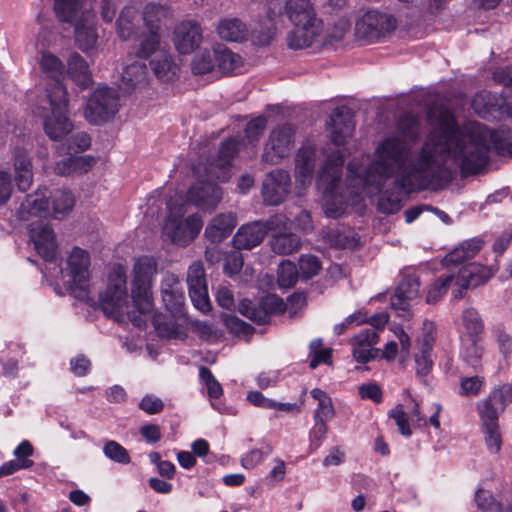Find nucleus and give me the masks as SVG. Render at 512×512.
Returning a JSON list of instances; mask_svg holds the SVG:
<instances>
[{
    "mask_svg": "<svg viewBox=\"0 0 512 512\" xmlns=\"http://www.w3.org/2000/svg\"><path fill=\"white\" fill-rule=\"evenodd\" d=\"M463 324L470 335H477L483 329L482 320L478 314V312L469 308L463 312Z\"/></svg>",
    "mask_w": 512,
    "mask_h": 512,
    "instance_id": "bf43d9fd",
    "label": "nucleus"
},
{
    "mask_svg": "<svg viewBox=\"0 0 512 512\" xmlns=\"http://www.w3.org/2000/svg\"><path fill=\"white\" fill-rule=\"evenodd\" d=\"M90 257L86 250L74 247L68 257V266L72 278V290L75 296L85 300L88 296Z\"/></svg>",
    "mask_w": 512,
    "mask_h": 512,
    "instance_id": "f3484780",
    "label": "nucleus"
},
{
    "mask_svg": "<svg viewBox=\"0 0 512 512\" xmlns=\"http://www.w3.org/2000/svg\"><path fill=\"white\" fill-rule=\"evenodd\" d=\"M454 274L455 288L452 290V296L454 299H461L467 289L485 284L495 274V271L493 268L479 263H470Z\"/></svg>",
    "mask_w": 512,
    "mask_h": 512,
    "instance_id": "dca6fc26",
    "label": "nucleus"
},
{
    "mask_svg": "<svg viewBox=\"0 0 512 512\" xmlns=\"http://www.w3.org/2000/svg\"><path fill=\"white\" fill-rule=\"evenodd\" d=\"M474 499L481 512H512V500L506 496H502L501 501H497L490 492L479 488L475 492Z\"/></svg>",
    "mask_w": 512,
    "mask_h": 512,
    "instance_id": "ea45409f",
    "label": "nucleus"
},
{
    "mask_svg": "<svg viewBox=\"0 0 512 512\" xmlns=\"http://www.w3.org/2000/svg\"><path fill=\"white\" fill-rule=\"evenodd\" d=\"M295 143V131L289 124L275 127L265 143L262 159L271 164L279 163L287 157Z\"/></svg>",
    "mask_w": 512,
    "mask_h": 512,
    "instance_id": "4468645a",
    "label": "nucleus"
},
{
    "mask_svg": "<svg viewBox=\"0 0 512 512\" xmlns=\"http://www.w3.org/2000/svg\"><path fill=\"white\" fill-rule=\"evenodd\" d=\"M397 27L396 18L390 14L371 10L355 25V35L366 43H374L390 36Z\"/></svg>",
    "mask_w": 512,
    "mask_h": 512,
    "instance_id": "1a4fd4ad",
    "label": "nucleus"
},
{
    "mask_svg": "<svg viewBox=\"0 0 512 512\" xmlns=\"http://www.w3.org/2000/svg\"><path fill=\"white\" fill-rule=\"evenodd\" d=\"M420 282L415 275H405L391 298V308L398 316H405L414 300L419 297Z\"/></svg>",
    "mask_w": 512,
    "mask_h": 512,
    "instance_id": "412c9836",
    "label": "nucleus"
},
{
    "mask_svg": "<svg viewBox=\"0 0 512 512\" xmlns=\"http://www.w3.org/2000/svg\"><path fill=\"white\" fill-rule=\"evenodd\" d=\"M170 14L169 9L166 6L149 3L145 6L143 11V21L148 30L158 31L160 24Z\"/></svg>",
    "mask_w": 512,
    "mask_h": 512,
    "instance_id": "a18cd8bd",
    "label": "nucleus"
},
{
    "mask_svg": "<svg viewBox=\"0 0 512 512\" xmlns=\"http://www.w3.org/2000/svg\"><path fill=\"white\" fill-rule=\"evenodd\" d=\"M456 160L463 175L478 173L488 163V152L493 147L498 155L512 156V131L501 128L493 131L485 125L473 122L459 128Z\"/></svg>",
    "mask_w": 512,
    "mask_h": 512,
    "instance_id": "f03ea898",
    "label": "nucleus"
},
{
    "mask_svg": "<svg viewBox=\"0 0 512 512\" xmlns=\"http://www.w3.org/2000/svg\"><path fill=\"white\" fill-rule=\"evenodd\" d=\"M92 156H69L56 163L54 171L58 175L82 174L88 172L94 165Z\"/></svg>",
    "mask_w": 512,
    "mask_h": 512,
    "instance_id": "58836bf2",
    "label": "nucleus"
},
{
    "mask_svg": "<svg viewBox=\"0 0 512 512\" xmlns=\"http://www.w3.org/2000/svg\"><path fill=\"white\" fill-rule=\"evenodd\" d=\"M139 408L150 415L158 414L163 410L164 403L159 397L145 395L139 403Z\"/></svg>",
    "mask_w": 512,
    "mask_h": 512,
    "instance_id": "0e129e2a",
    "label": "nucleus"
},
{
    "mask_svg": "<svg viewBox=\"0 0 512 512\" xmlns=\"http://www.w3.org/2000/svg\"><path fill=\"white\" fill-rule=\"evenodd\" d=\"M51 113L43 116L45 134L53 141H61L73 130V123L67 117L68 93L64 85L57 84L48 90Z\"/></svg>",
    "mask_w": 512,
    "mask_h": 512,
    "instance_id": "423d86ee",
    "label": "nucleus"
},
{
    "mask_svg": "<svg viewBox=\"0 0 512 512\" xmlns=\"http://www.w3.org/2000/svg\"><path fill=\"white\" fill-rule=\"evenodd\" d=\"M283 13L286 14L293 25L322 22L317 18L310 0H268L267 18L270 24L265 25L260 31L256 28L251 30V38L254 44L259 46L270 44L274 34V24L280 20Z\"/></svg>",
    "mask_w": 512,
    "mask_h": 512,
    "instance_id": "20e7f679",
    "label": "nucleus"
},
{
    "mask_svg": "<svg viewBox=\"0 0 512 512\" xmlns=\"http://www.w3.org/2000/svg\"><path fill=\"white\" fill-rule=\"evenodd\" d=\"M222 199V190L212 181H199L188 191V200L202 210H212Z\"/></svg>",
    "mask_w": 512,
    "mask_h": 512,
    "instance_id": "5701e85b",
    "label": "nucleus"
},
{
    "mask_svg": "<svg viewBox=\"0 0 512 512\" xmlns=\"http://www.w3.org/2000/svg\"><path fill=\"white\" fill-rule=\"evenodd\" d=\"M91 145V138L85 132H79L72 135L68 140L69 152H82L87 150Z\"/></svg>",
    "mask_w": 512,
    "mask_h": 512,
    "instance_id": "680f3d73",
    "label": "nucleus"
},
{
    "mask_svg": "<svg viewBox=\"0 0 512 512\" xmlns=\"http://www.w3.org/2000/svg\"><path fill=\"white\" fill-rule=\"evenodd\" d=\"M103 312L114 319L121 318L127 306L126 272L116 266L109 274L108 286L99 297Z\"/></svg>",
    "mask_w": 512,
    "mask_h": 512,
    "instance_id": "6e6552de",
    "label": "nucleus"
},
{
    "mask_svg": "<svg viewBox=\"0 0 512 512\" xmlns=\"http://www.w3.org/2000/svg\"><path fill=\"white\" fill-rule=\"evenodd\" d=\"M511 402V384H504L494 388L487 398L480 400L476 405L482 426L498 425L499 415L504 412Z\"/></svg>",
    "mask_w": 512,
    "mask_h": 512,
    "instance_id": "ddd939ff",
    "label": "nucleus"
},
{
    "mask_svg": "<svg viewBox=\"0 0 512 512\" xmlns=\"http://www.w3.org/2000/svg\"><path fill=\"white\" fill-rule=\"evenodd\" d=\"M119 109V98L111 88L98 87L89 97L84 116L91 124H101L110 120Z\"/></svg>",
    "mask_w": 512,
    "mask_h": 512,
    "instance_id": "9d476101",
    "label": "nucleus"
},
{
    "mask_svg": "<svg viewBox=\"0 0 512 512\" xmlns=\"http://www.w3.org/2000/svg\"><path fill=\"white\" fill-rule=\"evenodd\" d=\"M187 284L193 305L202 312L210 311L211 303L208 295L205 270L200 261H196L189 266Z\"/></svg>",
    "mask_w": 512,
    "mask_h": 512,
    "instance_id": "6ab92c4d",
    "label": "nucleus"
},
{
    "mask_svg": "<svg viewBox=\"0 0 512 512\" xmlns=\"http://www.w3.org/2000/svg\"><path fill=\"white\" fill-rule=\"evenodd\" d=\"M161 51L166 50L161 48L160 34L156 30H149L138 37L137 43L132 47L130 53L139 59H147Z\"/></svg>",
    "mask_w": 512,
    "mask_h": 512,
    "instance_id": "e433bc0d",
    "label": "nucleus"
},
{
    "mask_svg": "<svg viewBox=\"0 0 512 512\" xmlns=\"http://www.w3.org/2000/svg\"><path fill=\"white\" fill-rule=\"evenodd\" d=\"M216 65V48L202 49L195 53L191 60V71L194 75L210 73Z\"/></svg>",
    "mask_w": 512,
    "mask_h": 512,
    "instance_id": "37998d69",
    "label": "nucleus"
},
{
    "mask_svg": "<svg viewBox=\"0 0 512 512\" xmlns=\"http://www.w3.org/2000/svg\"><path fill=\"white\" fill-rule=\"evenodd\" d=\"M378 342L379 335L374 329H366L355 335L350 340L354 359L359 363H367L378 358L380 350L374 348Z\"/></svg>",
    "mask_w": 512,
    "mask_h": 512,
    "instance_id": "b1692460",
    "label": "nucleus"
},
{
    "mask_svg": "<svg viewBox=\"0 0 512 512\" xmlns=\"http://www.w3.org/2000/svg\"><path fill=\"white\" fill-rule=\"evenodd\" d=\"M162 300L168 311L176 313L184 304V292L178 276L172 272H166L160 283Z\"/></svg>",
    "mask_w": 512,
    "mask_h": 512,
    "instance_id": "bb28decb",
    "label": "nucleus"
},
{
    "mask_svg": "<svg viewBox=\"0 0 512 512\" xmlns=\"http://www.w3.org/2000/svg\"><path fill=\"white\" fill-rule=\"evenodd\" d=\"M453 286L455 288V274L450 273L446 276L439 277L434 281V283L430 286L426 301L427 303H436L439 301L443 295L448 291V288Z\"/></svg>",
    "mask_w": 512,
    "mask_h": 512,
    "instance_id": "8fccbe9b",
    "label": "nucleus"
},
{
    "mask_svg": "<svg viewBox=\"0 0 512 512\" xmlns=\"http://www.w3.org/2000/svg\"><path fill=\"white\" fill-rule=\"evenodd\" d=\"M157 269V261L151 256H141L134 263L131 297L141 314L150 313L153 310V280Z\"/></svg>",
    "mask_w": 512,
    "mask_h": 512,
    "instance_id": "39448f33",
    "label": "nucleus"
},
{
    "mask_svg": "<svg viewBox=\"0 0 512 512\" xmlns=\"http://www.w3.org/2000/svg\"><path fill=\"white\" fill-rule=\"evenodd\" d=\"M51 200V212L55 218L70 213L75 205L76 199L73 193L69 190L58 189L50 195Z\"/></svg>",
    "mask_w": 512,
    "mask_h": 512,
    "instance_id": "a19ab883",
    "label": "nucleus"
},
{
    "mask_svg": "<svg viewBox=\"0 0 512 512\" xmlns=\"http://www.w3.org/2000/svg\"><path fill=\"white\" fill-rule=\"evenodd\" d=\"M237 225L233 212L220 213L213 217L205 228V237L213 243H219L230 236Z\"/></svg>",
    "mask_w": 512,
    "mask_h": 512,
    "instance_id": "2f4dec72",
    "label": "nucleus"
},
{
    "mask_svg": "<svg viewBox=\"0 0 512 512\" xmlns=\"http://www.w3.org/2000/svg\"><path fill=\"white\" fill-rule=\"evenodd\" d=\"M434 324L430 321H424L422 328V337L418 342L419 351L432 352L434 345Z\"/></svg>",
    "mask_w": 512,
    "mask_h": 512,
    "instance_id": "e2e57ef3",
    "label": "nucleus"
},
{
    "mask_svg": "<svg viewBox=\"0 0 512 512\" xmlns=\"http://www.w3.org/2000/svg\"><path fill=\"white\" fill-rule=\"evenodd\" d=\"M67 75L81 89H87L92 84L89 65L77 52H72L67 59Z\"/></svg>",
    "mask_w": 512,
    "mask_h": 512,
    "instance_id": "72a5a7b5",
    "label": "nucleus"
},
{
    "mask_svg": "<svg viewBox=\"0 0 512 512\" xmlns=\"http://www.w3.org/2000/svg\"><path fill=\"white\" fill-rule=\"evenodd\" d=\"M311 396L318 402L314 412V419L328 421L335 415V409L331 397L322 389L314 388Z\"/></svg>",
    "mask_w": 512,
    "mask_h": 512,
    "instance_id": "c03bdc74",
    "label": "nucleus"
},
{
    "mask_svg": "<svg viewBox=\"0 0 512 512\" xmlns=\"http://www.w3.org/2000/svg\"><path fill=\"white\" fill-rule=\"evenodd\" d=\"M431 132L417 153L411 144L420 136V123L411 114L401 116L396 133L382 139L374 152L373 161L361 169L355 161L348 164L349 177H354L363 187L380 190L386 181L396 177V184L406 191L441 189L452 179L446 165L455 163L459 126L454 116L445 109H431L427 113Z\"/></svg>",
    "mask_w": 512,
    "mask_h": 512,
    "instance_id": "f257e3e1",
    "label": "nucleus"
},
{
    "mask_svg": "<svg viewBox=\"0 0 512 512\" xmlns=\"http://www.w3.org/2000/svg\"><path fill=\"white\" fill-rule=\"evenodd\" d=\"M299 271L297 266L289 261L283 260L278 268V284L281 288H291L298 280Z\"/></svg>",
    "mask_w": 512,
    "mask_h": 512,
    "instance_id": "3c124183",
    "label": "nucleus"
},
{
    "mask_svg": "<svg viewBox=\"0 0 512 512\" xmlns=\"http://www.w3.org/2000/svg\"><path fill=\"white\" fill-rule=\"evenodd\" d=\"M40 67L48 77L56 80V83L52 88H54L58 83L63 85L59 79L64 74V65L56 55L49 51L43 52L40 59Z\"/></svg>",
    "mask_w": 512,
    "mask_h": 512,
    "instance_id": "49530a36",
    "label": "nucleus"
},
{
    "mask_svg": "<svg viewBox=\"0 0 512 512\" xmlns=\"http://www.w3.org/2000/svg\"><path fill=\"white\" fill-rule=\"evenodd\" d=\"M266 125L267 121L263 116H259L248 122L245 129V135L249 143L254 145L259 141L263 131L266 128Z\"/></svg>",
    "mask_w": 512,
    "mask_h": 512,
    "instance_id": "4d7b16f0",
    "label": "nucleus"
},
{
    "mask_svg": "<svg viewBox=\"0 0 512 512\" xmlns=\"http://www.w3.org/2000/svg\"><path fill=\"white\" fill-rule=\"evenodd\" d=\"M30 237L35 249L45 261H53L57 254L55 234L49 225L30 224Z\"/></svg>",
    "mask_w": 512,
    "mask_h": 512,
    "instance_id": "cd10ccee",
    "label": "nucleus"
},
{
    "mask_svg": "<svg viewBox=\"0 0 512 512\" xmlns=\"http://www.w3.org/2000/svg\"><path fill=\"white\" fill-rule=\"evenodd\" d=\"M483 384L484 378L478 375L462 377L460 379V394L463 396H476L481 391Z\"/></svg>",
    "mask_w": 512,
    "mask_h": 512,
    "instance_id": "13d9d810",
    "label": "nucleus"
},
{
    "mask_svg": "<svg viewBox=\"0 0 512 512\" xmlns=\"http://www.w3.org/2000/svg\"><path fill=\"white\" fill-rule=\"evenodd\" d=\"M268 229L271 233L269 245L278 255H288L299 250L300 238L290 230V219L284 214H276L268 219Z\"/></svg>",
    "mask_w": 512,
    "mask_h": 512,
    "instance_id": "f8f14e48",
    "label": "nucleus"
},
{
    "mask_svg": "<svg viewBox=\"0 0 512 512\" xmlns=\"http://www.w3.org/2000/svg\"><path fill=\"white\" fill-rule=\"evenodd\" d=\"M147 79V67L144 62L134 61L127 65L121 75L120 88L130 92L138 86L144 85Z\"/></svg>",
    "mask_w": 512,
    "mask_h": 512,
    "instance_id": "4c0bfd02",
    "label": "nucleus"
},
{
    "mask_svg": "<svg viewBox=\"0 0 512 512\" xmlns=\"http://www.w3.org/2000/svg\"><path fill=\"white\" fill-rule=\"evenodd\" d=\"M268 232V220L244 224L235 233L233 244L238 250H251L263 241Z\"/></svg>",
    "mask_w": 512,
    "mask_h": 512,
    "instance_id": "393cba45",
    "label": "nucleus"
},
{
    "mask_svg": "<svg viewBox=\"0 0 512 512\" xmlns=\"http://www.w3.org/2000/svg\"><path fill=\"white\" fill-rule=\"evenodd\" d=\"M285 310V302L275 294H269L257 303L244 299L238 305V311L257 324H266L273 315L281 314Z\"/></svg>",
    "mask_w": 512,
    "mask_h": 512,
    "instance_id": "2eb2a0df",
    "label": "nucleus"
},
{
    "mask_svg": "<svg viewBox=\"0 0 512 512\" xmlns=\"http://www.w3.org/2000/svg\"><path fill=\"white\" fill-rule=\"evenodd\" d=\"M216 301L220 307L231 310L235 307L234 295L230 287L222 285L217 289Z\"/></svg>",
    "mask_w": 512,
    "mask_h": 512,
    "instance_id": "774afa93",
    "label": "nucleus"
},
{
    "mask_svg": "<svg viewBox=\"0 0 512 512\" xmlns=\"http://www.w3.org/2000/svg\"><path fill=\"white\" fill-rule=\"evenodd\" d=\"M343 165L344 156L340 151H332L327 155L318 175V185L325 194L334 192L342 177Z\"/></svg>",
    "mask_w": 512,
    "mask_h": 512,
    "instance_id": "4be33fe9",
    "label": "nucleus"
},
{
    "mask_svg": "<svg viewBox=\"0 0 512 512\" xmlns=\"http://www.w3.org/2000/svg\"><path fill=\"white\" fill-rule=\"evenodd\" d=\"M15 181L18 189L27 191L33 181V166L29 152L22 147L14 150Z\"/></svg>",
    "mask_w": 512,
    "mask_h": 512,
    "instance_id": "473e14b6",
    "label": "nucleus"
},
{
    "mask_svg": "<svg viewBox=\"0 0 512 512\" xmlns=\"http://www.w3.org/2000/svg\"><path fill=\"white\" fill-rule=\"evenodd\" d=\"M136 17V10L134 7H125L117 21H116V31L118 36L122 40H129L135 33V24L133 20Z\"/></svg>",
    "mask_w": 512,
    "mask_h": 512,
    "instance_id": "09e8293b",
    "label": "nucleus"
},
{
    "mask_svg": "<svg viewBox=\"0 0 512 512\" xmlns=\"http://www.w3.org/2000/svg\"><path fill=\"white\" fill-rule=\"evenodd\" d=\"M216 62L223 73H234L242 65V58L228 48L218 46L216 48Z\"/></svg>",
    "mask_w": 512,
    "mask_h": 512,
    "instance_id": "de8ad7c7",
    "label": "nucleus"
},
{
    "mask_svg": "<svg viewBox=\"0 0 512 512\" xmlns=\"http://www.w3.org/2000/svg\"><path fill=\"white\" fill-rule=\"evenodd\" d=\"M150 67L155 76L163 82L172 81L179 71L173 56L166 50L157 53L150 61Z\"/></svg>",
    "mask_w": 512,
    "mask_h": 512,
    "instance_id": "c9c22d12",
    "label": "nucleus"
},
{
    "mask_svg": "<svg viewBox=\"0 0 512 512\" xmlns=\"http://www.w3.org/2000/svg\"><path fill=\"white\" fill-rule=\"evenodd\" d=\"M243 266V258L240 252L233 251L227 255L224 262V272L228 276H233L240 272Z\"/></svg>",
    "mask_w": 512,
    "mask_h": 512,
    "instance_id": "69168bd1",
    "label": "nucleus"
},
{
    "mask_svg": "<svg viewBox=\"0 0 512 512\" xmlns=\"http://www.w3.org/2000/svg\"><path fill=\"white\" fill-rule=\"evenodd\" d=\"M167 207L169 216L164 223L163 233L177 245H188L198 236L203 227L201 217L193 214L184 220H180L174 215L171 202L167 203Z\"/></svg>",
    "mask_w": 512,
    "mask_h": 512,
    "instance_id": "9b49d317",
    "label": "nucleus"
},
{
    "mask_svg": "<svg viewBox=\"0 0 512 512\" xmlns=\"http://www.w3.org/2000/svg\"><path fill=\"white\" fill-rule=\"evenodd\" d=\"M483 427L484 440L488 451L498 454L502 447V436L498 425H485Z\"/></svg>",
    "mask_w": 512,
    "mask_h": 512,
    "instance_id": "864d4df0",
    "label": "nucleus"
},
{
    "mask_svg": "<svg viewBox=\"0 0 512 512\" xmlns=\"http://www.w3.org/2000/svg\"><path fill=\"white\" fill-rule=\"evenodd\" d=\"M491 93L482 91L477 93L472 99V108L482 118H487L493 110L502 108L503 106H509L507 100L502 99L500 103L493 101Z\"/></svg>",
    "mask_w": 512,
    "mask_h": 512,
    "instance_id": "79ce46f5",
    "label": "nucleus"
},
{
    "mask_svg": "<svg viewBox=\"0 0 512 512\" xmlns=\"http://www.w3.org/2000/svg\"><path fill=\"white\" fill-rule=\"evenodd\" d=\"M50 212L47 189L39 188L26 196L19 207L18 215L21 220L28 221L31 217H46Z\"/></svg>",
    "mask_w": 512,
    "mask_h": 512,
    "instance_id": "c756f323",
    "label": "nucleus"
},
{
    "mask_svg": "<svg viewBox=\"0 0 512 512\" xmlns=\"http://www.w3.org/2000/svg\"><path fill=\"white\" fill-rule=\"evenodd\" d=\"M241 146L242 143L240 141L235 138H229L221 143L217 157L212 159L206 155L208 150L204 148L199 155V162L195 166L196 172L200 173L203 170L210 179L228 180V170L234 157L240 151Z\"/></svg>",
    "mask_w": 512,
    "mask_h": 512,
    "instance_id": "0eeeda50",
    "label": "nucleus"
},
{
    "mask_svg": "<svg viewBox=\"0 0 512 512\" xmlns=\"http://www.w3.org/2000/svg\"><path fill=\"white\" fill-rule=\"evenodd\" d=\"M389 417L395 421V424L397 425L399 432L403 436H411L412 431L408 425V413L404 410L403 405L399 404L395 406L392 410H390Z\"/></svg>",
    "mask_w": 512,
    "mask_h": 512,
    "instance_id": "6e6d98bb",
    "label": "nucleus"
},
{
    "mask_svg": "<svg viewBox=\"0 0 512 512\" xmlns=\"http://www.w3.org/2000/svg\"><path fill=\"white\" fill-rule=\"evenodd\" d=\"M416 374L426 376L433 367L431 352L419 351L415 355Z\"/></svg>",
    "mask_w": 512,
    "mask_h": 512,
    "instance_id": "338daca9",
    "label": "nucleus"
},
{
    "mask_svg": "<svg viewBox=\"0 0 512 512\" xmlns=\"http://www.w3.org/2000/svg\"><path fill=\"white\" fill-rule=\"evenodd\" d=\"M318 155L315 145L304 144L299 148L295 157V177L302 186L311 183Z\"/></svg>",
    "mask_w": 512,
    "mask_h": 512,
    "instance_id": "a878e982",
    "label": "nucleus"
},
{
    "mask_svg": "<svg viewBox=\"0 0 512 512\" xmlns=\"http://www.w3.org/2000/svg\"><path fill=\"white\" fill-rule=\"evenodd\" d=\"M327 421L314 419V426L310 431V449L317 450L327 434Z\"/></svg>",
    "mask_w": 512,
    "mask_h": 512,
    "instance_id": "052dcab7",
    "label": "nucleus"
},
{
    "mask_svg": "<svg viewBox=\"0 0 512 512\" xmlns=\"http://www.w3.org/2000/svg\"><path fill=\"white\" fill-rule=\"evenodd\" d=\"M103 453L108 459L118 464L127 465L131 462L127 449L114 440L105 441Z\"/></svg>",
    "mask_w": 512,
    "mask_h": 512,
    "instance_id": "603ef678",
    "label": "nucleus"
},
{
    "mask_svg": "<svg viewBox=\"0 0 512 512\" xmlns=\"http://www.w3.org/2000/svg\"><path fill=\"white\" fill-rule=\"evenodd\" d=\"M173 44L180 54H190L198 48L203 40V31L198 21L185 19L173 30Z\"/></svg>",
    "mask_w": 512,
    "mask_h": 512,
    "instance_id": "a211bd4d",
    "label": "nucleus"
},
{
    "mask_svg": "<svg viewBox=\"0 0 512 512\" xmlns=\"http://www.w3.org/2000/svg\"><path fill=\"white\" fill-rule=\"evenodd\" d=\"M54 11L59 21L74 26L75 45L84 53L97 49L96 15L84 0H54Z\"/></svg>",
    "mask_w": 512,
    "mask_h": 512,
    "instance_id": "7ed1b4c3",
    "label": "nucleus"
},
{
    "mask_svg": "<svg viewBox=\"0 0 512 512\" xmlns=\"http://www.w3.org/2000/svg\"><path fill=\"white\" fill-rule=\"evenodd\" d=\"M218 36L228 42H244L248 39L249 29L239 18H223L217 25Z\"/></svg>",
    "mask_w": 512,
    "mask_h": 512,
    "instance_id": "f704fd0d",
    "label": "nucleus"
},
{
    "mask_svg": "<svg viewBox=\"0 0 512 512\" xmlns=\"http://www.w3.org/2000/svg\"><path fill=\"white\" fill-rule=\"evenodd\" d=\"M323 30V23L294 24V28L287 34L289 48L304 49L313 44Z\"/></svg>",
    "mask_w": 512,
    "mask_h": 512,
    "instance_id": "7c9ffc66",
    "label": "nucleus"
},
{
    "mask_svg": "<svg viewBox=\"0 0 512 512\" xmlns=\"http://www.w3.org/2000/svg\"><path fill=\"white\" fill-rule=\"evenodd\" d=\"M290 175L287 171L276 169L267 174L262 186V195L267 205H279L290 191Z\"/></svg>",
    "mask_w": 512,
    "mask_h": 512,
    "instance_id": "aec40b11",
    "label": "nucleus"
},
{
    "mask_svg": "<svg viewBox=\"0 0 512 512\" xmlns=\"http://www.w3.org/2000/svg\"><path fill=\"white\" fill-rule=\"evenodd\" d=\"M328 133L331 141L337 145L345 144L354 132L355 124L352 116L347 112L343 113L337 108L331 114L327 122Z\"/></svg>",
    "mask_w": 512,
    "mask_h": 512,
    "instance_id": "c85d7f7f",
    "label": "nucleus"
},
{
    "mask_svg": "<svg viewBox=\"0 0 512 512\" xmlns=\"http://www.w3.org/2000/svg\"><path fill=\"white\" fill-rule=\"evenodd\" d=\"M321 269V263L316 256L302 255L299 259V272L305 279L317 275Z\"/></svg>",
    "mask_w": 512,
    "mask_h": 512,
    "instance_id": "5fc2aeb1",
    "label": "nucleus"
}]
</instances>
